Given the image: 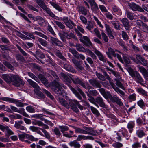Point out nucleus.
<instances>
[{
	"label": "nucleus",
	"mask_w": 148,
	"mask_h": 148,
	"mask_svg": "<svg viewBox=\"0 0 148 148\" xmlns=\"http://www.w3.org/2000/svg\"><path fill=\"white\" fill-rule=\"evenodd\" d=\"M1 77L8 83L12 82L13 84L16 87L23 86L25 84L24 82L16 75L4 74L2 75Z\"/></svg>",
	"instance_id": "1"
},
{
	"label": "nucleus",
	"mask_w": 148,
	"mask_h": 148,
	"mask_svg": "<svg viewBox=\"0 0 148 148\" xmlns=\"http://www.w3.org/2000/svg\"><path fill=\"white\" fill-rule=\"evenodd\" d=\"M50 74L52 75L55 78V80L52 82L53 87L52 89L58 96L62 95L63 92V89L62 88V84L57 82L59 79V77L55 72L52 70L49 71Z\"/></svg>",
	"instance_id": "2"
},
{
	"label": "nucleus",
	"mask_w": 148,
	"mask_h": 148,
	"mask_svg": "<svg viewBox=\"0 0 148 148\" xmlns=\"http://www.w3.org/2000/svg\"><path fill=\"white\" fill-rule=\"evenodd\" d=\"M127 70L130 76L132 77H134L136 81L140 83L143 82V79L137 71H134L130 67L128 68Z\"/></svg>",
	"instance_id": "3"
},
{
	"label": "nucleus",
	"mask_w": 148,
	"mask_h": 148,
	"mask_svg": "<svg viewBox=\"0 0 148 148\" xmlns=\"http://www.w3.org/2000/svg\"><path fill=\"white\" fill-rule=\"evenodd\" d=\"M108 98H109L110 100L113 103H116L119 106H122L123 104L121 101V100L116 95L112 96L109 93H108Z\"/></svg>",
	"instance_id": "4"
},
{
	"label": "nucleus",
	"mask_w": 148,
	"mask_h": 148,
	"mask_svg": "<svg viewBox=\"0 0 148 148\" xmlns=\"http://www.w3.org/2000/svg\"><path fill=\"white\" fill-rule=\"evenodd\" d=\"M18 136L19 140H21L22 141H25L29 143L30 142L28 139H32L33 138L32 136L30 135L25 133L19 134Z\"/></svg>",
	"instance_id": "5"
},
{
	"label": "nucleus",
	"mask_w": 148,
	"mask_h": 148,
	"mask_svg": "<svg viewBox=\"0 0 148 148\" xmlns=\"http://www.w3.org/2000/svg\"><path fill=\"white\" fill-rule=\"evenodd\" d=\"M78 101L73 99H70L68 104L69 105V107H70L71 109L76 112H78L79 110L77 107V103Z\"/></svg>",
	"instance_id": "6"
},
{
	"label": "nucleus",
	"mask_w": 148,
	"mask_h": 148,
	"mask_svg": "<svg viewBox=\"0 0 148 148\" xmlns=\"http://www.w3.org/2000/svg\"><path fill=\"white\" fill-rule=\"evenodd\" d=\"M0 130L3 132H6L9 135L14 134L13 132L10 129L8 126L5 125L0 124Z\"/></svg>",
	"instance_id": "7"
},
{
	"label": "nucleus",
	"mask_w": 148,
	"mask_h": 148,
	"mask_svg": "<svg viewBox=\"0 0 148 148\" xmlns=\"http://www.w3.org/2000/svg\"><path fill=\"white\" fill-rule=\"evenodd\" d=\"M63 21L64 22L66 25L70 29L73 28V26H75L74 23L68 17H64Z\"/></svg>",
	"instance_id": "8"
},
{
	"label": "nucleus",
	"mask_w": 148,
	"mask_h": 148,
	"mask_svg": "<svg viewBox=\"0 0 148 148\" xmlns=\"http://www.w3.org/2000/svg\"><path fill=\"white\" fill-rule=\"evenodd\" d=\"M83 128L85 130V134H88L92 135H96L97 133L96 130L93 128L86 126L83 127Z\"/></svg>",
	"instance_id": "9"
},
{
	"label": "nucleus",
	"mask_w": 148,
	"mask_h": 148,
	"mask_svg": "<svg viewBox=\"0 0 148 148\" xmlns=\"http://www.w3.org/2000/svg\"><path fill=\"white\" fill-rule=\"evenodd\" d=\"M90 84L93 87L95 88H100L101 85L98 80L95 79H93L89 80Z\"/></svg>",
	"instance_id": "10"
},
{
	"label": "nucleus",
	"mask_w": 148,
	"mask_h": 148,
	"mask_svg": "<svg viewBox=\"0 0 148 148\" xmlns=\"http://www.w3.org/2000/svg\"><path fill=\"white\" fill-rule=\"evenodd\" d=\"M111 85L114 90L120 96L122 97V98L123 99V97H125V93L124 92L120 89L117 87H116V86L113 83L111 84Z\"/></svg>",
	"instance_id": "11"
},
{
	"label": "nucleus",
	"mask_w": 148,
	"mask_h": 148,
	"mask_svg": "<svg viewBox=\"0 0 148 148\" xmlns=\"http://www.w3.org/2000/svg\"><path fill=\"white\" fill-rule=\"evenodd\" d=\"M83 40H81V42L87 46H92V44L89 38L86 36H83Z\"/></svg>",
	"instance_id": "12"
},
{
	"label": "nucleus",
	"mask_w": 148,
	"mask_h": 148,
	"mask_svg": "<svg viewBox=\"0 0 148 148\" xmlns=\"http://www.w3.org/2000/svg\"><path fill=\"white\" fill-rule=\"evenodd\" d=\"M94 52L97 56L99 60L104 62H105L107 61V58L98 50L95 49Z\"/></svg>",
	"instance_id": "13"
},
{
	"label": "nucleus",
	"mask_w": 148,
	"mask_h": 148,
	"mask_svg": "<svg viewBox=\"0 0 148 148\" xmlns=\"http://www.w3.org/2000/svg\"><path fill=\"white\" fill-rule=\"evenodd\" d=\"M121 21L123 24L125 29L127 30H129L130 29V25L128 19L125 18H123Z\"/></svg>",
	"instance_id": "14"
},
{
	"label": "nucleus",
	"mask_w": 148,
	"mask_h": 148,
	"mask_svg": "<svg viewBox=\"0 0 148 148\" xmlns=\"http://www.w3.org/2000/svg\"><path fill=\"white\" fill-rule=\"evenodd\" d=\"M94 138L93 137L90 136H85L82 135H79L78 136L77 138V141H80L82 140H93L94 139Z\"/></svg>",
	"instance_id": "15"
},
{
	"label": "nucleus",
	"mask_w": 148,
	"mask_h": 148,
	"mask_svg": "<svg viewBox=\"0 0 148 148\" xmlns=\"http://www.w3.org/2000/svg\"><path fill=\"white\" fill-rule=\"evenodd\" d=\"M96 102L101 107L106 108L107 106L103 101L102 98L101 97H97L95 99Z\"/></svg>",
	"instance_id": "16"
},
{
	"label": "nucleus",
	"mask_w": 148,
	"mask_h": 148,
	"mask_svg": "<svg viewBox=\"0 0 148 148\" xmlns=\"http://www.w3.org/2000/svg\"><path fill=\"white\" fill-rule=\"evenodd\" d=\"M138 68L140 72L145 78L148 77V72L146 69L142 66H138Z\"/></svg>",
	"instance_id": "17"
},
{
	"label": "nucleus",
	"mask_w": 148,
	"mask_h": 148,
	"mask_svg": "<svg viewBox=\"0 0 148 148\" xmlns=\"http://www.w3.org/2000/svg\"><path fill=\"white\" fill-rule=\"evenodd\" d=\"M144 129L141 127L140 129L137 130L136 131V134L138 137L141 138L146 135L144 132Z\"/></svg>",
	"instance_id": "18"
},
{
	"label": "nucleus",
	"mask_w": 148,
	"mask_h": 148,
	"mask_svg": "<svg viewBox=\"0 0 148 148\" xmlns=\"http://www.w3.org/2000/svg\"><path fill=\"white\" fill-rule=\"evenodd\" d=\"M41 128L34 126H31L29 127V129L33 131L36 132L38 134L42 136H44L43 134L40 131Z\"/></svg>",
	"instance_id": "19"
},
{
	"label": "nucleus",
	"mask_w": 148,
	"mask_h": 148,
	"mask_svg": "<svg viewBox=\"0 0 148 148\" xmlns=\"http://www.w3.org/2000/svg\"><path fill=\"white\" fill-rule=\"evenodd\" d=\"M27 81L29 84L34 88L38 90H40V87L37 84L31 79H28Z\"/></svg>",
	"instance_id": "20"
},
{
	"label": "nucleus",
	"mask_w": 148,
	"mask_h": 148,
	"mask_svg": "<svg viewBox=\"0 0 148 148\" xmlns=\"http://www.w3.org/2000/svg\"><path fill=\"white\" fill-rule=\"evenodd\" d=\"M58 101L61 105L67 109H68L69 108V105L64 99L59 97L58 98Z\"/></svg>",
	"instance_id": "21"
},
{
	"label": "nucleus",
	"mask_w": 148,
	"mask_h": 148,
	"mask_svg": "<svg viewBox=\"0 0 148 148\" xmlns=\"http://www.w3.org/2000/svg\"><path fill=\"white\" fill-rule=\"evenodd\" d=\"M58 101L61 105L67 109H68L69 108V105L64 99L59 97L58 98Z\"/></svg>",
	"instance_id": "22"
},
{
	"label": "nucleus",
	"mask_w": 148,
	"mask_h": 148,
	"mask_svg": "<svg viewBox=\"0 0 148 148\" xmlns=\"http://www.w3.org/2000/svg\"><path fill=\"white\" fill-rule=\"evenodd\" d=\"M64 68L67 71L73 73H76V71L72 66L69 64H65L64 65Z\"/></svg>",
	"instance_id": "23"
},
{
	"label": "nucleus",
	"mask_w": 148,
	"mask_h": 148,
	"mask_svg": "<svg viewBox=\"0 0 148 148\" xmlns=\"http://www.w3.org/2000/svg\"><path fill=\"white\" fill-rule=\"evenodd\" d=\"M108 51L106 52V53L108 57L110 59H112V57L111 55L113 56L114 57H116V54L115 51L112 48L109 47L108 49Z\"/></svg>",
	"instance_id": "24"
},
{
	"label": "nucleus",
	"mask_w": 148,
	"mask_h": 148,
	"mask_svg": "<svg viewBox=\"0 0 148 148\" xmlns=\"http://www.w3.org/2000/svg\"><path fill=\"white\" fill-rule=\"evenodd\" d=\"M36 2L40 6L45 10L48 8L45 5L44 2L41 0H36Z\"/></svg>",
	"instance_id": "25"
},
{
	"label": "nucleus",
	"mask_w": 148,
	"mask_h": 148,
	"mask_svg": "<svg viewBox=\"0 0 148 148\" xmlns=\"http://www.w3.org/2000/svg\"><path fill=\"white\" fill-rule=\"evenodd\" d=\"M51 39L52 41L56 45L60 47L62 46V45L61 42L58 39L53 37H51Z\"/></svg>",
	"instance_id": "26"
},
{
	"label": "nucleus",
	"mask_w": 148,
	"mask_h": 148,
	"mask_svg": "<svg viewBox=\"0 0 148 148\" xmlns=\"http://www.w3.org/2000/svg\"><path fill=\"white\" fill-rule=\"evenodd\" d=\"M125 15L127 18L131 21L134 19V16H135L134 13L128 11H126Z\"/></svg>",
	"instance_id": "27"
},
{
	"label": "nucleus",
	"mask_w": 148,
	"mask_h": 148,
	"mask_svg": "<svg viewBox=\"0 0 148 148\" xmlns=\"http://www.w3.org/2000/svg\"><path fill=\"white\" fill-rule=\"evenodd\" d=\"M73 82L76 84L80 85L82 86H84V82H82L78 77H75L72 79Z\"/></svg>",
	"instance_id": "28"
},
{
	"label": "nucleus",
	"mask_w": 148,
	"mask_h": 148,
	"mask_svg": "<svg viewBox=\"0 0 148 148\" xmlns=\"http://www.w3.org/2000/svg\"><path fill=\"white\" fill-rule=\"evenodd\" d=\"M72 61L75 65L76 66L77 68L80 70H82L83 67L80 66L79 62L75 58H73L72 59Z\"/></svg>",
	"instance_id": "29"
},
{
	"label": "nucleus",
	"mask_w": 148,
	"mask_h": 148,
	"mask_svg": "<svg viewBox=\"0 0 148 148\" xmlns=\"http://www.w3.org/2000/svg\"><path fill=\"white\" fill-rule=\"evenodd\" d=\"M71 127L75 130V132L78 133L85 134V130L82 129L80 128L75 126H71Z\"/></svg>",
	"instance_id": "30"
},
{
	"label": "nucleus",
	"mask_w": 148,
	"mask_h": 148,
	"mask_svg": "<svg viewBox=\"0 0 148 148\" xmlns=\"http://www.w3.org/2000/svg\"><path fill=\"white\" fill-rule=\"evenodd\" d=\"M135 126V123L134 121H130L129 122L127 125V127L129 129L130 132L131 133L133 130V128Z\"/></svg>",
	"instance_id": "31"
},
{
	"label": "nucleus",
	"mask_w": 148,
	"mask_h": 148,
	"mask_svg": "<svg viewBox=\"0 0 148 148\" xmlns=\"http://www.w3.org/2000/svg\"><path fill=\"white\" fill-rule=\"evenodd\" d=\"M68 144L71 147H74L76 148H79L80 147V145L76 142V140H74L69 143Z\"/></svg>",
	"instance_id": "32"
},
{
	"label": "nucleus",
	"mask_w": 148,
	"mask_h": 148,
	"mask_svg": "<svg viewBox=\"0 0 148 148\" xmlns=\"http://www.w3.org/2000/svg\"><path fill=\"white\" fill-rule=\"evenodd\" d=\"M85 51L86 53V54L87 55L91 56L93 59L96 60L97 59L96 56L90 50L87 49H86Z\"/></svg>",
	"instance_id": "33"
},
{
	"label": "nucleus",
	"mask_w": 148,
	"mask_h": 148,
	"mask_svg": "<svg viewBox=\"0 0 148 148\" xmlns=\"http://www.w3.org/2000/svg\"><path fill=\"white\" fill-rule=\"evenodd\" d=\"M12 103H15L16 106L19 107H23L24 106V104L21 102L20 101L13 99Z\"/></svg>",
	"instance_id": "34"
},
{
	"label": "nucleus",
	"mask_w": 148,
	"mask_h": 148,
	"mask_svg": "<svg viewBox=\"0 0 148 148\" xmlns=\"http://www.w3.org/2000/svg\"><path fill=\"white\" fill-rule=\"evenodd\" d=\"M112 9L113 11L116 13V14L121 15L122 14V12L119 8L115 5L112 6Z\"/></svg>",
	"instance_id": "35"
},
{
	"label": "nucleus",
	"mask_w": 148,
	"mask_h": 148,
	"mask_svg": "<svg viewBox=\"0 0 148 148\" xmlns=\"http://www.w3.org/2000/svg\"><path fill=\"white\" fill-rule=\"evenodd\" d=\"M86 24L87 26L86 27V28L89 31H91L92 29L94 27V23L91 21H88Z\"/></svg>",
	"instance_id": "36"
},
{
	"label": "nucleus",
	"mask_w": 148,
	"mask_h": 148,
	"mask_svg": "<svg viewBox=\"0 0 148 148\" xmlns=\"http://www.w3.org/2000/svg\"><path fill=\"white\" fill-rule=\"evenodd\" d=\"M129 6L131 10L133 11L137 10L138 5L134 3H129Z\"/></svg>",
	"instance_id": "37"
},
{
	"label": "nucleus",
	"mask_w": 148,
	"mask_h": 148,
	"mask_svg": "<svg viewBox=\"0 0 148 148\" xmlns=\"http://www.w3.org/2000/svg\"><path fill=\"white\" fill-rule=\"evenodd\" d=\"M69 51L70 52L73 56L77 58H78V54L79 53L75 49L69 48Z\"/></svg>",
	"instance_id": "38"
},
{
	"label": "nucleus",
	"mask_w": 148,
	"mask_h": 148,
	"mask_svg": "<svg viewBox=\"0 0 148 148\" xmlns=\"http://www.w3.org/2000/svg\"><path fill=\"white\" fill-rule=\"evenodd\" d=\"M90 107L92 113L97 116H99L100 115V113L95 108L92 106H90Z\"/></svg>",
	"instance_id": "39"
},
{
	"label": "nucleus",
	"mask_w": 148,
	"mask_h": 148,
	"mask_svg": "<svg viewBox=\"0 0 148 148\" xmlns=\"http://www.w3.org/2000/svg\"><path fill=\"white\" fill-rule=\"evenodd\" d=\"M76 47L77 50L79 52H84L86 49L79 44H77L76 45Z\"/></svg>",
	"instance_id": "40"
},
{
	"label": "nucleus",
	"mask_w": 148,
	"mask_h": 148,
	"mask_svg": "<svg viewBox=\"0 0 148 148\" xmlns=\"http://www.w3.org/2000/svg\"><path fill=\"white\" fill-rule=\"evenodd\" d=\"M64 35L68 39L74 38L75 37L74 34L72 33L65 32L64 33Z\"/></svg>",
	"instance_id": "41"
},
{
	"label": "nucleus",
	"mask_w": 148,
	"mask_h": 148,
	"mask_svg": "<svg viewBox=\"0 0 148 148\" xmlns=\"http://www.w3.org/2000/svg\"><path fill=\"white\" fill-rule=\"evenodd\" d=\"M3 63L7 67L11 70H14V67L9 62L6 61H4L3 62Z\"/></svg>",
	"instance_id": "42"
},
{
	"label": "nucleus",
	"mask_w": 148,
	"mask_h": 148,
	"mask_svg": "<svg viewBox=\"0 0 148 148\" xmlns=\"http://www.w3.org/2000/svg\"><path fill=\"white\" fill-rule=\"evenodd\" d=\"M101 36L104 41L106 42H108V36L104 32L103 30H101Z\"/></svg>",
	"instance_id": "43"
},
{
	"label": "nucleus",
	"mask_w": 148,
	"mask_h": 148,
	"mask_svg": "<svg viewBox=\"0 0 148 148\" xmlns=\"http://www.w3.org/2000/svg\"><path fill=\"white\" fill-rule=\"evenodd\" d=\"M40 130L43 132L44 134V136L46 138L49 139L50 138V136L48 132L42 128H41Z\"/></svg>",
	"instance_id": "44"
},
{
	"label": "nucleus",
	"mask_w": 148,
	"mask_h": 148,
	"mask_svg": "<svg viewBox=\"0 0 148 148\" xmlns=\"http://www.w3.org/2000/svg\"><path fill=\"white\" fill-rule=\"evenodd\" d=\"M54 23L61 29H63L65 28V26L62 22L58 21H56Z\"/></svg>",
	"instance_id": "45"
},
{
	"label": "nucleus",
	"mask_w": 148,
	"mask_h": 148,
	"mask_svg": "<svg viewBox=\"0 0 148 148\" xmlns=\"http://www.w3.org/2000/svg\"><path fill=\"white\" fill-rule=\"evenodd\" d=\"M121 35L123 39L127 41L129 39V37L127 34L124 31H123L121 32Z\"/></svg>",
	"instance_id": "46"
},
{
	"label": "nucleus",
	"mask_w": 148,
	"mask_h": 148,
	"mask_svg": "<svg viewBox=\"0 0 148 148\" xmlns=\"http://www.w3.org/2000/svg\"><path fill=\"white\" fill-rule=\"evenodd\" d=\"M59 128L62 133H64V132L68 130L69 129L68 127L66 125L60 126Z\"/></svg>",
	"instance_id": "47"
},
{
	"label": "nucleus",
	"mask_w": 148,
	"mask_h": 148,
	"mask_svg": "<svg viewBox=\"0 0 148 148\" xmlns=\"http://www.w3.org/2000/svg\"><path fill=\"white\" fill-rule=\"evenodd\" d=\"M115 80L116 81V84L118 87L120 88L123 90H125L124 87L123 86L122 84L120 81L116 79H115Z\"/></svg>",
	"instance_id": "48"
},
{
	"label": "nucleus",
	"mask_w": 148,
	"mask_h": 148,
	"mask_svg": "<svg viewBox=\"0 0 148 148\" xmlns=\"http://www.w3.org/2000/svg\"><path fill=\"white\" fill-rule=\"evenodd\" d=\"M79 11L82 14L84 15H86L87 14L88 10L86 8L83 7H81L79 8Z\"/></svg>",
	"instance_id": "49"
},
{
	"label": "nucleus",
	"mask_w": 148,
	"mask_h": 148,
	"mask_svg": "<svg viewBox=\"0 0 148 148\" xmlns=\"http://www.w3.org/2000/svg\"><path fill=\"white\" fill-rule=\"evenodd\" d=\"M95 74L96 76L100 80L103 81H104L105 80L106 78H105L104 76L102 74H100L99 73L97 72H96Z\"/></svg>",
	"instance_id": "50"
},
{
	"label": "nucleus",
	"mask_w": 148,
	"mask_h": 148,
	"mask_svg": "<svg viewBox=\"0 0 148 148\" xmlns=\"http://www.w3.org/2000/svg\"><path fill=\"white\" fill-rule=\"evenodd\" d=\"M98 90L104 98L106 99L108 98V94H106L105 90L103 88H99Z\"/></svg>",
	"instance_id": "51"
},
{
	"label": "nucleus",
	"mask_w": 148,
	"mask_h": 148,
	"mask_svg": "<svg viewBox=\"0 0 148 148\" xmlns=\"http://www.w3.org/2000/svg\"><path fill=\"white\" fill-rule=\"evenodd\" d=\"M26 110L29 112L34 113L35 112V110L33 107L32 106H27L26 107Z\"/></svg>",
	"instance_id": "52"
},
{
	"label": "nucleus",
	"mask_w": 148,
	"mask_h": 148,
	"mask_svg": "<svg viewBox=\"0 0 148 148\" xmlns=\"http://www.w3.org/2000/svg\"><path fill=\"white\" fill-rule=\"evenodd\" d=\"M112 146L115 148H121L123 145L122 143L119 142H117L113 144Z\"/></svg>",
	"instance_id": "53"
},
{
	"label": "nucleus",
	"mask_w": 148,
	"mask_h": 148,
	"mask_svg": "<svg viewBox=\"0 0 148 148\" xmlns=\"http://www.w3.org/2000/svg\"><path fill=\"white\" fill-rule=\"evenodd\" d=\"M27 74L32 79L35 80L37 82H38V78L33 73L31 72H28L27 73Z\"/></svg>",
	"instance_id": "54"
},
{
	"label": "nucleus",
	"mask_w": 148,
	"mask_h": 148,
	"mask_svg": "<svg viewBox=\"0 0 148 148\" xmlns=\"http://www.w3.org/2000/svg\"><path fill=\"white\" fill-rule=\"evenodd\" d=\"M136 95L135 93H134L128 97V99L131 100V101H134L136 100Z\"/></svg>",
	"instance_id": "55"
},
{
	"label": "nucleus",
	"mask_w": 148,
	"mask_h": 148,
	"mask_svg": "<svg viewBox=\"0 0 148 148\" xmlns=\"http://www.w3.org/2000/svg\"><path fill=\"white\" fill-rule=\"evenodd\" d=\"M43 92L45 93L47 95L48 97H49L51 99L53 100L54 99V98L53 96H52L51 93L47 90L45 89H43Z\"/></svg>",
	"instance_id": "56"
},
{
	"label": "nucleus",
	"mask_w": 148,
	"mask_h": 148,
	"mask_svg": "<svg viewBox=\"0 0 148 148\" xmlns=\"http://www.w3.org/2000/svg\"><path fill=\"white\" fill-rule=\"evenodd\" d=\"M93 18L95 21H96L97 24L101 28L103 29L104 27L101 24V22L98 19V18L95 16H94Z\"/></svg>",
	"instance_id": "57"
},
{
	"label": "nucleus",
	"mask_w": 148,
	"mask_h": 148,
	"mask_svg": "<svg viewBox=\"0 0 148 148\" xmlns=\"http://www.w3.org/2000/svg\"><path fill=\"white\" fill-rule=\"evenodd\" d=\"M38 40L42 46H46L47 45V42L43 39L40 38H38Z\"/></svg>",
	"instance_id": "58"
},
{
	"label": "nucleus",
	"mask_w": 148,
	"mask_h": 148,
	"mask_svg": "<svg viewBox=\"0 0 148 148\" xmlns=\"http://www.w3.org/2000/svg\"><path fill=\"white\" fill-rule=\"evenodd\" d=\"M141 147V143L138 142H135L132 145V148H139Z\"/></svg>",
	"instance_id": "59"
},
{
	"label": "nucleus",
	"mask_w": 148,
	"mask_h": 148,
	"mask_svg": "<svg viewBox=\"0 0 148 148\" xmlns=\"http://www.w3.org/2000/svg\"><path fill=\"white\" fill-rule=\"evenodd\" d=\"M51 4L52 5L54 8L56 9L57 10L60 11H62L61 8L58 5L56 4V3L53 2H51Z\"/></svg>",
	"instance_id": "60"
},
{
	"label": "nucleus",
	"mask_w": 148,
	"mask_h": 148,
	"mask_svg": "<svg viewBox=\"0 0 148 148\" xmlns=\"http://www.w3.org/2000/svg\"><path fill=\"white\" fill-rule=\"evenodd\" d=\"M19 113L21 114L24 116L27 117H29V115L25 111V109L24 108L20 109V111Z\"/></svg>",
	"instance_id": "61"
},
{
	"label": "nucleus",
	"mask_w": 148,
	"mask_h": 148,
	"mask_svg": "<svg viewBox=\"0 0 148 148\" xmlns=\"http://www.w3.org/2000/svg\"><path fill=\"white\" fill-rule=\"evenodd\" d=\"M137 91L138 93L145 96H146L147 95L146 92L142 88H138Z\"/></svg>",
	"instance_id": "62"
},
{
	"label": "nucleus",
	"mask_w": 148,
	"mask_h": 148,
	"mask_svg": "<svg viewBox=\"0 0 148 148\" xmlns=\"http://www.w3.org/2000/svg\"><path fill=\"white\" fill-rule=\"evenodd\" d=\"M118 43L125 50L127 51V50L126 47L123 41L122 40H120L118 41Z\"/></svg>",
	"instance_id": "63"
},
{
	"label": "nucleus",
	"mask_w": 148,
	"mask_h": 148,
	"mask_svg": "<svg viewBox=\"0 0 148 148\" xmlns=\"http://www.w3.org/2000/svg\"><path fill=\"white\" fill-rule=\"evenodd\" d=\"M142 26L143 31L145 32L148 33V26L147 24L143 23Z\"/></svg>",
	"instance_id": "64"
}]
</instances>
